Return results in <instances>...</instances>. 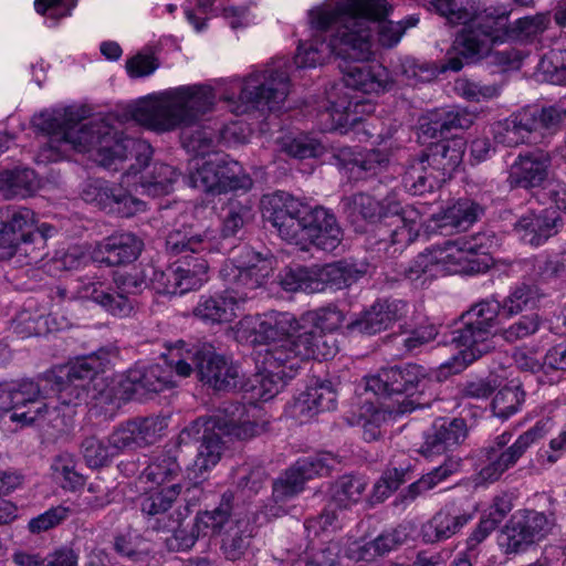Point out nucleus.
Segmentation results:
<instances>
[{"label": "nucleus", "mask_w": 566, "mask_h": 566, "mask_svg": "<svg viewBox=\"0 0 566 566\" xmlns=\"http://www.w3.org/2000/svg\"><path fill=\"white\" fill-rule=\"evenodd\" d=\"M80 109L67 107L41 112L32 119L33 126L45 133L43 150L57 160L71 150L94 151V160L111 170L123 169L122 182L127 188L140 187L150 196L168 193L178 178L176 169L155 163L151 171L143 174L153 156L150 144L144 139L124 136L104 118L82 123Z\"/></svg>", "instance_id": "obj_1"}, {"label": "nucleus", "mask_w": 566, "mask_h": 566, "mask_svg": "<svg viewBox=\"0 0 566 566\" xmlns=\"http://www.w3.org/2000/svg\"><path fill=\"white\" fill-rule=\"evenodd\" d=\"M391 7L386 0H339L334 6L310 11L314 31L310 42L301 43L294 56L297 67H315L331 56L345 61L367 62L376 53L371 22L378 21V43L385 49L396 46L406 30L418 23L409 17L394 22L385 21Z\"/></svg>", "instance_id": "obj_2"}, {"label": "nucleus", "mask_w": 566, "mask_h": 566, "mask_svg": "<svg viewBox=\"0 0 566 566\" xmlns=\"http://www.w3.org/2000/svg\"><path fill=\"white\" fill-rule=\"evenodd\" d=\"M214 103L208 86H180L142 101L132 108V118L155 132H169L195 124Z\"/></svg>", "instance_id": "obj_3"}, {"label": "nucleus", "mask_w": 566, "mask_h": 566, "mask_svg": "<svg viewBox=\"0 0 566 566\" xmlns=\"http://www.w3.org/2000/svg\"><path fill=\"white\" fill-rule=\"evenodd\" d=\"M488 241L484 234H478L470 240L461 238L432 245L415 258L405 270V275L410 281H416L422 275L436 277L485 272L492 264Z\"/></svg>", "instance_id": "obj_4"}, {"label": "nucleus", "mask_w": 566, "mask_h": 566, "mask_svg": "<svg viewBox=\"0 0 566 566\" xmlns=\"http://www.w3.org/2000/svg\"><path fill=\"white\" fill-rule=\"evenodd\" d=\"M0 417H8L19 428L48 421L57 432H65L73 411L61 413L57 406L45 401L40 382L22 379L0 384Z\"/></svg>", "instance_id": "obj_5"}, {"label": "nucleus", "mask_w": 566, "mask_h": 566, "mask_svg": "<svg viewBox=\"0 0 566 566\" xmlns=\"http://www.w3.org/2000/svg\"><path fill=\"white\" fill-rule=\"evenodd\" d=\"M431 385L426 369L416 364L381 368L366 377V390L381 398H396L395 405L386 407L395 417L429 406L432 397H426V392Z\"/></svg>", "instance_id": "obj_6"}, {"label": "nucleus", "mask_w": 566, "mask_h": 566, "mask_svg": "<svg viewBox=\"0 0 566 566\" xmlns=\"http://www.w3.org/2000/svg\"><path fill=\"white\" fill-rule=\"evenodd\" d=\"M285 64V61H279L243 81L233 82L232 92L222 95L229 109L235 115L281 109L290 93V76Z\"/></svg>", "instance_id": "obj_7"}, {"label": "nucleus", "mask_w": 566, "mask_h": 566, "mask_svg": "<svg viewBox=\"0 0 566 566\" xmlns=\"http://www.w3.org/2000/svg\"><path fill=\"white\" fill-rule=\"evenodd\" d=\"M214 247L209 231H200L182 224L172 229L166 237V251L171 255H184L177 263L181 295L199 289L208 280V261L205 254Z\"/></svg>", "instance_id": "obj_8"}, {"label": "nucleus", "mask_w": 566, "mask_h": 566, "mask_svg": "<svg viewBox=\"0 0 566 566\" xmlns=\"http://www.w3.org/2000/svg\"><path fill=\"white\" fill-rule=\"evenodd\" d=\"M316 338L310 334L301 336L296 343L265 348L258 354L256 364L261 365V397L265 400L274 397L292 379L302 364L308 359H319Z\"/></svg>", "instance_id": "obj_9"}, {"label": "nucleus", "mask_w": 566, "mask_h": 566, "mask_svg": "<svg viewBox=\"0 0 566 566\" xmlns=\"http://www.w3.org/2000/svg\"><path fill=\"white\" fill-rule=\"evenodd\" d=\"M430 7L443 17L449 24H463L462 31L453 41V50L464 59H480L484 50H480V40L490 33L492 22L484 14L496 7L479 10L475 0H431Z\"/></svg>", "instance_id": "obj_10"}, {"label": "nucleus", "mask_w": 566, "mask_h": 566, "mask_svg": "<svg viewBox=\"0 0 566 566\" xmlns=\"http://www.w3.org/2000/svg\"><path fill=\"white\" fill-rule=\"evenodd\" d=\"M113 283L114 286H111L98 276H85L78 281L76 293L78 297L95 302L114 316H129L135 308V301L130 296L148 286L147 274L138 270L117 273Z\"/></svg>", "instance_id": "obj_11"}, {"label": "nucleus", "mask_w": 566, "mask_h": 566, "mask_svg": "<svg viewBox=\"0 0 566 566\" xmlns=\"http://www.w3.org/2000/svg\"><path fill=\"white\" fill-rule=\"evenodd\" d=\"M303 328L304 325L292 313L269 311L255 319L241 322L239 334L252 345L263 344L268 346L266 348L296 343L301 336L310 334L316 338L315 345H317L319 359H327L332 353L325 348L326 342L322 334H317L315 331H304L296 337H292L294 333Z\"/></svg>", "instance_id": "obj_12"}, {"label": "nucleus", "mask_w": 566, "mask_h": 566, "mask_svg": "<svg viewBox=\"0 0 566 566\" xmlns=\"http://www.w3.org/2000/svg\"><path fill=\"white\" fill-rule=\"evenodd\" d=\"M271 272V260L244 245L238 256L224 262L220 276L227 293L239 306L255 296V291L264 285Z\"/></svg>", "instance_id": "obj_13"}, {"label": "nucleus", "mask_w": 566, "mask_h": 566, "mask_svg": "<svg viewBox=\"0 0 566 566\" xmlns=\"http://www.w3.org/2000/svg\"><path fill=\"white\" fill-rule=\"evenodd\" d=\"M176 375L186 378L196 371L197 378L217 391L235 389L241 379L239 366L214 353L210 347L192 348L176 361Z\"/></svg>", "instance_id": "obj_14"}, {"label": "nucleus", "mask_w": 566, "mask_h": 566, "mask_svg": "<svg viewBox=\"0 0 566 566\" xmlns=\"http://www.w3.org/2000/svg\"><path fill=\"white\" fill-rule=\"evenodd\" d=\"M547 433L546 423L539 421L509 446L512 440L511 432H503L497 436L492 447L486 450V464L480 470V478L484 482H495L513 468L525 454L527 449Z\"/></svg>", "instance_id": "obj_15"}, {"label": "nucleus", "mask_w": 566, "mask_h": 566, "mask_svg": "<svg viewBox=\"0 0 566 566\" xmlns=\"http://www.w3.org/2000/svg\"><path fill=\"white\" fill-rule=\"evenodd\" d=\"M483 17L488 19L486 21L492 22L490 33L484 34L480 40V50H484V54L490 51L493 44L506 40H515L522 43L537 42L551 25L549 13L527 15L510 24V11L504 7H497L490 11V14Z\"/></svg>", "instance_id": "obj_16"}, {"label": "nucleus", "mask_w": 566, "mask_h": 566, "mask_svg": "<svg viewBox=\"0 0 566 566\" xmlns=\"http://www.w3.org/2000/svg\"><path fill=\"white\" fill-rule=\"evenodd\" d=\"M495 335L488 327L461 318V325L452 331L450 340L460 348V352L440 366V373L446 376L459 374L470 364L492 352L495 348Z\"/></svg>", "instance_id": "obj_17"}, {"label": "nucleus", "mask_w": 566, "mask_h": 566, "mask_svg": "<svg viewBox=\"0 0 566 566\" xmlns=\"http://www.w3.org/2000/svg\"><path fill=\"white\" fill-rule=\"evenodd\" d=\"M337 463L336 458L328 452L297 460L292 468L273 482V500L276 503H285L303 491L307 480L316 475H327Z\"/></svg>", "instance_id": "obj_18"}, {"label": "nucleus", "mask_w": 566, "mask_h": 566, "mask_svg": "<svg viewBox=\"0 0 566 566\" xmlns=\"http://www.w3.org/2000/svg\"><path fill=\"white\" fill-rule=\"evenodd\" d=\"M554 526V520L542 512L524 511L511 517L500 537L506 554L520 553L545 538Z\"/></svg>", "instance_id": "obj_19"}, {"label": "nucleus", "mask_w": 566, "mask_h": 566, "mask_svg": "<svg viewBox=\"0 0 566 566\" xmlns=\"http://www.w3.org/2000/svg\"><path fill=\"white\" fill-rule=\"evenodd\" d=\"M125 184L109 185L103 180L90 181L82 191V198L109 213H116L123 218H129L146 209V203L133 196Z\"/></svg>", "instance_id": "obj_20"}, {"label": "nucleus", "mask_w": 566, "mask_h": 566, "mask_svg": "<svg viewBox=\"0 0 566 566\" xmlns=\"http://www.w3.org/2000/svg\"><path fill=\"white\" fill-rule=\"evenodd\" d=\"M198 483L192 486H186L185 483H174L164 489L142 492L140 511L147 517L149 527L153 530H172L178 526L179 515L174 517L170 510L177 501L182 490L188 495L192 490H198Z\"/></svg>", "instance_id": "obj_21"}, {"label": "nucleus", "mask_w": 566, "mask_h": 566, "mask_svg": "<svg viewBox=\"0 0 566 566\" xmlns=\"http://www.w3.org/2000/svg\"><path fill=\"white\" fill-rule=\"evenodd\" d=\"M144 242L132 232H116L98 242L91 259L106 266H119L134 262L140 255Z\"/></svg>", "instance_id": "obj_22"}, {"label": "nucleus", "mask_w": 566, "mask_h": 566, "mask_svg": "<svg viewBox=\"0 0 566 566\" xmlns=\"http://www.w3.org/2000/svg\"><path fill=\"white\" fill-rule=\"evenodd\" d=\"M176 361L177 359H170L165 360L164 364L130 369L125 378L134 398L143 399L148 395L175 387Z\"/></svg>", "instance_id": "obj_23"}, {"label": "nucleus", "mask_w": 566, "mask_h": 566, "mask_svg": "<svg viewBox=\"0 0 566 566\" xmlns=\"http://www.w3.org/2000/svg\"><path fill=\"white\" fill-rule=\"evenodd\" d=\"M492 135L496 143L507 147L539 142L535 115L532 108H522L503 120L492 125Z\"/></svg>", "instance_id": "obj_24"}, {"label": "nucleus", "mask_w": 566, "mask_h": 566, "mask_svg": "<svg viewBox=\"0 0 566 566\" xmlns=\"http://www.w3.org/2000/svg\"><path fill=\"white\" fill-rule=\"evenodd\" d=\"M304 242L324 251H334L343 240V231L334 213L323 207L308 208Z\"/></svg>", "instance_id": "obj_25"}, {"label": "nucleus", "mask_w": 566, "mask_h": 566, "mask_svg": "<svg viewBox=\"0 0 566 566\" xmlns=\"http://www.w3.org/2000/svg\"><path fill=\"white\" fill-rule=\"evenodd\" d=\"M358 104V102L353 103L346 96L339 97L335 102H329V106L318 115L321 129L336 130L340 134L354 130L357 134L363 133L366 138L374 137L376 134L366 127L368 124L357 116L356 108Z\"/></svg>", "instance_id": "obj_26"}, {"label": "nucleus", "mask_w": 566, "mask_h": 566, "mask_svg": "<svg viewBox=\"0 0 566 566\" xmlns=\"http://www.w3.org/2000/svg\"><path fill=\"white\" fill-rule=\"evenodd\" d=\"M407 308V303L401 300H377L349 327L366 335H375L405 317Z\"/></svg>", "instance_id": "obj_27"}, {"label": "nucleus", "mask_w": 566, "mask_h": 566, "mask_svg": "<svg viewBox=\"0 0 566 566\" xmlns=\"http://www.w3.org/2000/svg\"><path fill=\"white\" fill-rule=\"evenodd\" d=\"M551 156L543 150L520 155L509 168L507 182L511 188H534L547 177Z\"/></svg>", "instance_id": "obj_28"}, {"label": "nucleus", "mask_w": 566, "mask_h": 566, "mask_svg": "<svg viewBox=\"0 0 566 566\" xmlns=\"http://www.w3.org/2000/svg\"><path fill=\"white\" fill-rule=\"evenodd\" d=\"M342 203L347 217L353 221L363 219L375 222L401 211V203L394 193L379 201L368 193L359 192L345 197Z\"/></svg>", "instance_id": "obj_29"}, {"label": "nucleus", "mask_w": 566, "mask_h": 566, "mask_svg": "<svg viewBox=\"0 0 566 566\" xmlns=\"http://www.w3.org/2000/svg\"><path fill=\"white\" fill-rule=\"evenodd\" d=\"M467 143L463 138L454 137L432 145L422 157L428 167L434 170L432 176L437 181L444 182L451 178L463 160Z\"/></svg>", "instance_id": "obj_30"}, {"label": "nucleus", "mask_w": 566, "mask_h": 566, "mask_svg": "<svg viewBox=\"0 0 566 566\" xmlns=\"http://www.w3.org/2000/svg\"><path fill=\"white\" fill-rule=\"evenodd\" d=\"M209 422L211 429L238 440H248L260 431L258 424L249 419L245 406L240 402H224Z\"/></svg>", "instance_id": "obj_31"}, {"label": "nucleus", "mask_w": 566, "mask_h": 566, "mask_svg": "<svg viewBox=\"0 0 566 566\" xmlns=\"http://www.w3.org/2000/svg\"><path fill=\"white\" fill-rule=\"evenodd\" d=\"M174 483H182V471L176 457L160 454L138 475L136 484L139 492L164 489Z\"/></svg>", "instance_id": "obj_32"}, {"label": "nucleus", "mask_w": 566, "mask_h": 566, "mask_svg": "<svg viewBox=\"0 0 566 566\" xmlns=\"http://www.w3.org/2000/svg\"><path fill=\"white\" fill-rule=\"evenodd\" d=\"M560 221L559 212L547 208L538 213L523 216L515 224V230L525 243L537 247L558 232Z\"/></svg>", "instance_id": "obj_33"}, {"label": "nucleus", "mask_w": 566, "mask_h": 566, "mask_svg": "<svg viewBox=\"0 0 566 566\" xmlns=\"http://www.w3.org/2000/svg\"><path fill=\"white\" fill-rule=\"evenodd\" d=\"M468 436L467 422L462 418L436 421L422 444L423 453L439 454L462 443Z\"/></svg>", "instance_id": "obj_34"}, {"label": "nucleus", "mask_w": 566, "mask_h": 566, "mask_svg": "<svg viewBox=\"0 0 566 566\" xmlns=\"http://www.w3.org/2000/svg\"><path fill=\"white\" fill-rule=\"evenodd\" d=\"M475 115L468 109H440L430 113L423 123L421 130L424 135L436 138L446 136L459 129H468L474 123Z\"/></svg>", "instance_id": "obj_35"}, {"label": "nucleus", "mask_w": 566, "mask_h": 566, "mask_svg": "<svg viewBox=\"0 0 566 566\" xmlns=\"http://www.w3.org/2000/svg\"><path fill=\"white\" fill-rule=\"evenodd\" d=\"M471 520L470 513L461 512L453 506H446L423 526V536L431 543L446 541L455 535Z\"/></svg>", "instance_id": "obj_36"}, {"label": "nucleus", "mask_w": 566, "mask_h": 566, "mask_svg": "<svg viewBox=\"0 0 566 566\" xmlns=\"http://www.w3.org/2000/svg\"><path fill=\"white\" fill-rule=\"evenodd\" d=\"M344 82L347 87L366 94L379 93L386 90L389 75L381 65H354L346 69Z\"/></svg>", "instance_id": "obj_37"}, {"label": "nucleus", "mask_w": 566, "mask_h": 566, "mask_svg": "<svg viewBox=\"0 0 566 566\" xmlns=\"http://www.w3.org/2000/svg\"><path fill=\"white\" fill-rule=\"evenodd\" d=\"M232 500L233 494L227 492L222 495L218 507L211 511L200 512L196 517L195 528L198 535L208 536L223 534L229 524L233 523L237 517H232Z\"/></svg>", "instance_id": "obj_38"}, {"label": "nucleus", "mask_w": 566, "mask_h": 566, "mask_svg": "<svg viewBox=\"0 0 566 566\" xmlns=\"http://www.w3.org/2000/svg\"><path fill=\"white\" fill-rule=\"evenodd\" d=\"M365 274L364 269L356 264L338 261L317 269L316 281L323 284V289L342 290L356 283Z\"/></svg>", "instance_id": "obj_39"}, {"label": "nucleus", "mask_w": 566, "mask_h": 566, "mask_svg": "<svg viewBox=\"0 0 566 566\" xmlns=\"http://www.w3.org/2000/svg\"><path fill=\"white\" fill-rule=\"evenodd\" d=\"M237 303L224 291L222 295L201 296L193 308V315L203 322H230L237 316Z\"/></svg>", "instance_id": "obj_40"}, {"label": "nucleus", "mask_w": 566, "mask_h": 566, "mask_svg": "<svg viewBox=\"0 0 566 566\" xmlns=\"http://www.w3.org/2000/svg\"><path fill=\"white\" fill-rule=\"evenodd\" d=\"M133 398L126 378L104 385L92 395L93 408H98L106 418H113L123 403Z\"/></svg>", "instance_id": "obj_41"}, {"label": "nucleus", "mask_w": 566, "mask_h": 566, "mask_svg": "<svg viewBox=\"0 0 566 566\" xmlns=\"http://www.w3.org/2000/svg\"><path fill=\"white\" fill-rule=\"evenodd\" d=\"M306 205L284 191L264 195L261 199L262 216L271 224L279 222L276 217L282 220L300 212H306Z\"/></svg>", "instance_id": "obj_42"}, {"label": "nucleus", "mask_w": 566, "mask_h": 566, "mask_svg": "<svg viewBox=\"0 0 566 566\" xmlns=\"http://www.w3.org/2000/svg\"><path fill=\"white\" fill-rule=\"evenodd\" d=\"M252 537V526L247 517H237L222 534L221 549L229 560H238L245 553Z\"/></svg>", "instance_id": "obj_43"}, {"label": "nucleus", "mask_w": 566, "mask_h": 566, "mask_svg": "<svg viewBox=\"0 0 566 566\" xmlns=\"http://www.w3.org/2000/svg\"><path fill=\"white\" fill-rule=\"evenodd\" d=\"M483 213V208L470 200L460 199L449 207L440 219L439 228L450 227L457 231H464L471 227Z\"/></svg>", "instance_id": "obj_44"}, {"label": "nucleus", "mask_w": 566, "mask_h": 566, "mask_svg": "<svg viewBox=\"0 0 566 566\" xmlns=\"http://www.w3.org/2000/svg\"><path fill=\"white\" fill-rule=\"evenodd\" d=\"M432 176H437L434 170L428 167L422 155L413 159L408 166L402 177L405 188L412 195H423L432 191L441 181H437Z\"/></svg>", "instance_id": "obj_45"}, {"label": "nucleus", "mask_w": 566, "mask_h": 566, "mask_svg": "<svg viewBox=\"0 0 566 566\" xmlns=\"http://www.w3.org/2000/svg\"><path fill=\"white\" fill-rule=\"evenodd\" d=\"M220 163L222 160L218 158V153H214L201 165L197 164L195 170L187 178L188 185L203 192L221 193L218 169Z\"/></svg>", "instance_id": "obj_46"}, {"label": "nucleus", "mask_w": 566, "mask_h": 566, "mask_svg": "<svg viewBox=\"0 0 566 566\" xmlns=\"http://www.w3.org/2000/svg\"><path fill=\"white\" fill-rule=\"evenodd\" d=\"M223 452V442L219 432L210 427L203 431L198 454L193 461V471L202 474L214 467Z\"/></svg>", "instance_id": "obj_47"}, {"label": "nucleus", "mask_w": 566, "mask_h": 566, "mask_svg": "<svg viewBox=\"0 0 566 566\" xmlns=\"http://www.w3.org/2000/svg\"><path fill=\"white\" fill-rule=\"evenodd\" d=\"M366 488L367 481L363 476L343 475L333 485V501L339 507L349 509L361 500Z\"/></svg>", "instance_id": "obj_48"}, {"label": "nucleus", "mask_w": 566, "mask_h": 566, "mask_svg": "<svg viewBox=\"0 0 566 566\" xmlns=\"http://www.w3.org/2000/svg\"><path fill=\"white\" fill-rule=\"evenodd\" d=\"M345 319V314L338 306L328 304L326 306L307 311L301 317V322L312 325L311 331L334 332L338 329Z\"/></svg>", "instance_id": "obj_49"}, {"label": "nucleus", "mask_w": 566, "mask_h": 566, "mask_svg": "<svg viewBox=\"0 0 566 566\" xmlns=\"http://www.w3.org/2000/svg\"><path fill=\"white\" fill-rule=\"evenodd\" d=\"M6 224L18 232V239L22 243H31L34 239L33 227L35 224L34 212L25 207H7L1 209Z\"/></svg>", "instance_id": "obj_50"}, {"label": "nucleus", "mask_w": 566, "mask_h": 566, "mask_svg": "<svg viewBox=\"0 0 566 566\" xmlns=\"http://www.w3.org/2000/svg\"><path fill=\"white\" fill-rule=\"evenodd\" d=\"M106 359L99 354H91L75 361L67 367L66 378L69 381L90 385L95 377L104 370Z\"/></svg>", "instance_id": "obj_51"}, {"label": "nucleus", "mask_w": 566, "mask_h": 566, "mask_svg": "<svg viewBox=\"0 0 566 566\" xmlns=\"http://www.w3.org/2000/svg\"><path fill=\"white\" fill-rule=\"evenodd\" d=\"M252 217L250 205L234 199L229 200L222 208V234L224 237L235 235L240 229L251 221Z\"/></svg>", "instance_id": "obj_52"}, {"label": "nucleus", "mask_w": 566, "mask_h": 566, "mask_svg": "<svg viewBox=\"0 0 566 566\" xmlns=\"http://www.w3.org/2000/svg\"><path fill=\"white\" fill-rule=\"evenodd\" d=\"M532 109L538 138L557 133L566 124V107L562 104Z\"/></svg>", "instance_id": "obj_53"}, {"label": "nucleus", "mask_w": 566, "mask_h": 566, "mask_svg": "<svg viewBox=\"0 0 566 566\" xmlns=\"http://www.w3.org/2000/svg\"><path fill=\"white\" fill-rule=\"evenodd\" d=\"M237 486L244 496L259 493L268 481V473L261 464L244 463L237 471Z\"/></svg>", "instance_id": "obj_54"}, {"label": "nucleus", "mask_w": 566, "mask_h": 566, "mask_svg": "<svg viewBox=\"0 0 566 566\" xmlns=\"http://www.w3.org/2000/svg\"><path fill=\"white\" fill-rule=\"evenodd\" d=\"M454 90L461 97L475 103L495 98L501 93V86L496 83L485 84L469 78L457 80Z\"/></svg>", "instance_id": "obj_55"}, {"label": "nucleus", "mask_w": 566, "mask_h": 566, "mask_svg": "<svg viewBox=\"0 0 566 566\" xmlns=\"http://www.w3.org/2000/svg\"><path fill=\"white\" fill-rule=\"evenodd\" d=\"M218 158L222 160L218 168L221 193L229 190L247 189L250 186V179L245 176H240L242 167L238 161L219 153Z\"/></svg>", "instance_id": "obj_56"}, {"label": "nucleus", "mask_w": 566, "mask_h": 566, "mask_svg": "<svg viewBox=\"0 0 566 566\" xmlns=\"http://www.w3.org/2000/svg\"><path fill=\"white\" fill-rule=\"evenodd\" d=\"M408 469L392 468L384 472L373 486L369 501L371 504L384 502L392 492L406 482Z\"/></svg>", "instance_id": "obj_57"}, {"label": "nucleus", "mask_w": 566, "mask_h": 566, "mask_svg": "<svg viewBox=\"0 0 566 566\" xmlns=\"http://www.w3.org/2000/svg\"><path fill=\"white\" fill-rule=\"evenodd\" d=\"M130 422L139 448L154 444L167 427L165 419L158 416L134 418Z\"/></svg>", "instance_id": "obj_58"}, {"label": "nucleus", "mask_w": 566, "mask_h": 566, "mask_svg": "<svg viewBox=\"0 0 566 566\" xmlns=\"http://www.w3.org/2000/svg\"><path fill=\"white\" fill-rule=\"evenodd\" d=\"M524 401V392L518 387H504L492 400V411L497 418L506 420L516 413Z\"/></svg>", "instance_id": "obj_59"}, {"label": "nucleus", "mask_w": 566, "mask_h": 566, "mask_svg": "<svg viewBox=\"0 0 566 566\" xmlns=\"http://www.w3.org/2000/svg\"><path fill=\"white\" fill-rule=\"evenodd\" d=\"M53 476L64 489L75 490L84 484L82 474L75 471V461L70 454H60L51 465Z\"/></svg>", "instance_id": "obj_60"}, {"label": "nucleus", "mask_w": 566, "mask_h": 566, "mask_svg": "<svg viewBox=\"0 0 566 566\" xmlns=\"http://www.w3.org/2000/svg\"><path fill=\"white\" fill-rule=\"evenodd\" d=\"M501 310L502 305L496 300H484L473 305L461 318L493 331Z\"/></svg>", "instance_id": "obj_61"}, {"label": "nucleus", "mask_w": 566, "mask_h": 566, "mask_svg": "<svg viewBox=\"0 0 566 566\" xmlns=\"http://www.w3.org/2000/svg\"><path fill=\"white\" fill-rule=\"evenodd\" d=\"M537 301V291L533 286L522 284L511 292L501 303L502 311L507 316L516 315L531 308Z\"/></svg>", "instance_id": "obj_62"}, {"label": "nucleus", "mask_w": 566, "mask_h": 566, "mask_svg": "<svg viewBox=\"0 0 566 566\" xmlns=\"http://www.w3.org/2000/svg\"><path fill=\"white\" fill-rule=\"evenodd\" d=\"M388 161L386 153L379 149H370L353 159L350 171L359 177L374 176L382 170Z\"/></svg>", "instance_id": "obj_63"}, {"label": "nucleus", "mask_w": 566, "mask_h": 566, "mask_svg": "<svg viewBox=\"0 0 566 566\" xmlns=\"http://www.w3.org/2000/svg\"><path fill=\"white\" fill-rule=\"evenodd\" d=\"M541 325L542 318L538 314L533 313L521 316L509 327L502 328L499 335L507 343H515L536 334Z\"/></svg>", "instance_id": "obj_64"}]
</instances>
